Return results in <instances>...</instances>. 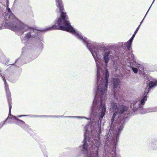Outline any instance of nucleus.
<instances>
[{
	"label": "nucleus",
	"instance_id": "1",
	"mask_svg": "<svg viewBox=\"0 0 157 157\" xmlns=\"http://www.w3.org/2000/svg\"><path fill=\"white\" fill-rule=\"evenodd\" d=\"M148 87L144 90L140 100H135L132 101L130 103V109L127 114L122 117L121 115L127 110L128 108L125 105H117L114 102L111 103L110 109L113 113L111 119V124L108 132L105 136V139L104 147L105 157H121L116 153V148L120 133L122 130L126 118L129 116L133 114L135 111L138 110L141 113H144L143 105L147 100V95L150 90L157 86V80L146 82Z\"/></svg>",
	"mask_w": 157,
	"mask_h": 157
},
{
	"label": "nucleus",
	"instance_id": "2",
	"mask_svg": "<svg viewBox=\"0 0 157 157\" xmlns=\"http://www.w3.org/2000/svg\"><path fill=\"white\" fill-rule=\"evenodd\" d=\"M64 31L73 34L80 41H82L90 50L96 62L97 67V82L105 83L106 79V74L108 73L109 83V72L107 69L108 63L110 59L117 57L119 59L122 58L120 52L117 53L114 49V46L107 48L101 44L92 42L89 39L82 36L79 31L75 29L72 26Z\"/></svg>",
	"mask_w": 157,
	"mask_h": 157
},
{
	"label": "nucleus",
	"instance_id": "3",
	"mask_svg": "<svg viewBox=\"0 0 157 157\" xmlns=\"http://www.w3.org/2000/svg\"><path fill=\"white\" fill-rule=\"evenodd\" d=\"M106 79L105 83L96 82L94 91V98L91 108V117L93 122L86 124L84 129L100 138L101 131V122L106 112V107L104 100L108 87V73L106 74Z\"/></svg>",
	"mask_w": 157,
	"mask_h": 157
},
{
	"label": "nucleus",
	"instance_id": "4",
	"mask_svg": "<svg viewBox=\"0 0 157 157\" xmlns=\"http://www.w3.org/2000/svg\"><path fill=\"white\" fill-rule=\"evenodd\" d=\"M7 13L5 15L3 24L5 23L4 27L2 25L0 29L3 28L9 29L16 31L17 34L20 36L23 34L21 38L22 42L24 44L28 41L30 39H32L33 48L37 51H41L44 48V40L41 36V31L34 29L19 21L12 13L10 8H6Z\"/></svg>",
	"mask_w": 157,
	"mask_h": 157
},
{
	"label": "nucleus",
	"instance_id": "5",
	"mask_svg": "<svg viewBox=\"0 0 157 157\" xmlns=\"http://www.w3.org/2000/svg\"><path fill=\"white\" fill-rule=\"evenodd\" d=\"M84 139L82 144L72 148L71 154L73 157H78L81 154L84 157H99L98 148L101 143L100 138L84 129Z\"/></svg>",
	"mask_w": 157,
	"mask_h": 157
},
{
	"label": "nucleus",
	"instance_id": "6",
	"mask_svg": "<svg viewBox=\"0 0 157 157\" xmlns=\"http://www.w3.org/2000/svg\"><path fill=\"white\" fill-rule=\"evenodd\" d=\"M56 5L59 9L60 16L55 20L54 25L51 27L43 29L41 30L42 31H46L53 29L60 30L64 31L67 30L68 28L72 26L69 20L67 15L66 13L63 11V5L62 0H56Z\"/></svg>",
	"mask_w": 157,
	"mask_h": 157
},
{
	"label": "nucleus",
	"instance_id": "7",
	"mask_svg": "<svg viewBox=\"0 0 157 157\" xmlns=\"http://www.w3.org/2000/svg\"><path fill=\"white\" fill-rule=\"evenodd\" d=\"M121 62L122 65L130 67L135 74L137 73L139 71L142 73L144 72L143 66L136 62L134 56L132 58L122 59Z\"/></svg>",
	"mask_w": 157,
	"mask_h": 157
},
{
	"label": "nucleus",
	"instance_id": "8",
	"mask_svg": "<svg viewBox=\"0 0 157 157\" xmlns=\"http://www.w3.org/2000/svg\"><path fill=\"white\" fill-rule=\"evenodd\" d=\"M134 39L131 37L130 39L127 42L124 43H122L121 48L123 49L126 48L127 50H124V52H120V54L122 59H127L128 58H133L134 56V55L132 53V51L130 50V48L131 47L132 43Z\"/></svg>",
	"mask_w": 157,
	"mask_h": 157
},
{
	"label": "nucleus",
	"instance_id": "9",
	"mask_svg": "<svg viewBox=\"0 0 157 157\" xmlns=\"http://www.w3.org/2000/svg\"><path fill=\"white\" fill-rule=\"evenodd\" d=\"M28 116V115H21L18 116L17 117H16L12 115L11 113L10 114L9 113L8 117H9V120H15V123L16 124L19 126L26 131L29 132L32 131V129L29 128V125L25 124V122L17 118V117H25Z\"/></svg>",
	"mask_w": 157,
	"mask_h": 157
},
{
	"label": "nucleus",
	"instance_id": "10",
	"mask_svg": "<svg viewBox=\"0 0 157 157\" xmlns=\"http://www.w3.org/2000/svg\"><path fill=\"white\" fill-rule=\"evenodd\" d=\"M120 82V79L117 78H115L113 79L112 81V84L113 85V90L114 97L115 99L117 101L121 100L122 98V96L116 91V89L118 86Z\"/></svg>",
	"mask_w": 157,
	"mask_h": 157
},
{
	"label": "nucleus",
	"instance_id": "11",
	"mask_svg": "<svg viewBox=\"0 0 157 157\" xmlns=\"http://www.w3.org/2000/svg\"><path fill=\"white\" fill-rule=\"evenodd\" d=\"M3 81L4 83L5 86V89L6 94V95L8 102V104L9 106V114L11 113V109L12 108L11 105V94L9 91L8 85L6 82L5 78H4Z\"/></svg>",
	"mask_w": 157,
	"mask_h": 157
},
{
	"label": "nucleus",
	"instance_id": "12",
	"mask_svg": "<svg viewBox=\"0 0 157 157\" xmlns=\"http://www.w3.org/2000/svg\"><path fill=\"white\" fill-rule=\"evenodd\" d=\"M147 148L150 150H157V138H155L152 140L147 144Z\"/></svg>",
	"mask_w": 157,
	"mask_h": 157
},
{
	"label": "nucleus",
	"instance_id": "13",
	"mask_svg": "<svg viewBox=\"0 0 157 157\" xmlns=\"http://www.w3.org/2000/svg\"><path fill=\"white\" fill-rule=\"evenodd\" d=\"M131 71L129 70H128L124 73V74L127 79L128 78L129 76H131Z\"/></svg>",
	"mask_w": 157,
	"mask_h": 157
},
{
	"label": "nucleus",
	"instance_id": "14",
	"mask_svg": "<svg viewBox=\"0 0 157 157\" xmlns=\"http://www.w3.org/2000/svg\"><path fill=\"white\" fill-rule=\"evenodd\" d=\"M21 58H19L15 60V62L13 64H9L7 62L5 63V65L8 66L9 65H14L16 63H19L20 62Z\"/></svg>",
	"mask_w": 157,
	"mask_h": 157
},
{
	"label": "nucleus",
	"instance_id": "15",
	"mask_svg": "<svg viewBox=\"0 0 157 157\" xmlns=\"http://www.w3.org/2000/svg\"><path fill=\"white\" fill-rule=\"evenodd\" d=\"M9 117H8L6 119V120L3 122H1L0 123V129L5 124L6 122L9 120Z\"/></svg>",
	"mask_w": 157,
	"mask_h": 157
},
{
	"label": "nucleus",
	"instance_id": "16",
	"mask_svg": "<svg viewBox=\"0 0 157 157\" xmlns=\"http://www.w3.org/2000/svg\"><path fill=\"white\" fill-rule=\"evenodd\" d=\"M140 27V25H139V26H138V27L136 28V30L134 32V33L132 35V36L131 37L133 39L134 38V37H135L136 34L137 33L138 31V30H139Z\"/></svg>",
	"mask_w": 157,
	"mask_h": 157
},
{
	"label": "nucleus",
	"instance_id": "17",
	"mask_svg": "<svg viewBox=\"0 0 157 157\" xmlns=\"http://www.w3.org/2000/svg\"><path fill=\"white\" fill-rule=\"evenodd\" d=\"M67 116H64L63 115L60 116V115H51V117L52 118H61V117H67Z\"/></svg>",
	"mask_w": 157,
	"mask_h": 157
},
{
	"label": "nucleus",
	"instance_id": "18",
	"mask_svg": "<svg viewBox=\"0 0 157 157\" xmlns=\"http://www.w3.org/2000/svg\"><path fill=\"white\" fill-rule=\"evenodd\" d=\"M157 111V107L155 108H152L149 109L148 112H156Z\"/></svg>",
	"mask_w": 157,
	"mask_h": 157
},
{
	"label": "nucleus",
	"instance_id": "19",
	"mask_svg": "<svg viewBox=\"0 0 157 157\" xmlns=\"http://www.w3.org/2000/svg\"><path fill=\"white\" fill-rule=\"evenodd\" d=\"M67 117L68 118H80V119H82L84 117H81V116H70Z\"/></svg>",
	"mask_w": 157,
	"mask_h": 157
},
{
	"label": "nucleus",
	"instance_id": "20",
	"mask_svg": "<svg viewBox=\"0 0 157 157\" xmlns=\"http://www.w3.org/2000/svg\"><path fill=\"white\" fill-rule=\"evenodd\" d=\"M40 117L45 118L51 117V115H40Z\"/></svg>",
	"mask_w": 157,
	"mask_h": 157
},
{
	"label": "nucleus",
	"instance_id": "21",
	"mask_svg": "<svg viewBox=\"0 0 157 157\" xmlns=\"http://www.w3.org/2000/svg\"><path fill=\"white\" fill-rule=\"evenodd\" d=\"M152 5V4H151V6H150V7L149 8V9H148V11H147V13H146V14H145V16L144 17V18H143V20H142V21H142V22H143V21H144V19L145 18V17L146 16V15L147 14V13H148V11H149V10L150 9V8H151V6Z\"/></svg>",
	"mask_w": 157,
	"mask_h": 157
},
{
	"label": "nucleus",
	"instance_id": "22",
	"mask_svg": "<svg viewBox=\"0 0 157 157\" xmlns=\"http://www.w3.org/2000/svg\"><path fill=\"white\" fill-rule=\"evenodd\" d=\"M40 115H32V116L35 117H40Z\"/></svg>",
	"mask_w": 157,
	"mask_h": 157
},
{
	"label": "nucleus",
	"instance_id": "23",
	"mask_svg": "<svg viewBox=\"0 0 157 157\" xmlns=\"http://www.w3.org/2000/svg\"><path fill=\"white\" fill-rule=\"evenodd\" d=\"M83 117V118L86 119L87 120H89V119L88 118H87V117Z\"/></svg>",
	"mask_w": 157,
	"mask_h": 157
},
{
	"label": "nucleus",
	"instance_id": "24",
	"mask_svg": "<svg viewBox=\"0 0 157 157\" xmlns=\"http://www.w3.org/2000/svg\"><path fill=\"white\" fill-rule=\"evenodd\" d=\"M142 23H143L142 21H141L140 23V25H140V26L141 24Z\"/></svg>",
	"mask_w": 157,
	"mask_h": 157
},
{
	"label": "nucleus",
	"instance_id": "25",
	"mask_svg": "<svg viewBox=\"0 0 157 157\" xmlns=\"http://www.w3.org/2000/svg\"><path fill=\"white\" fill-rule=\"evenodd\" d=\"M155 1V0H153L151 4L152 5L153 4V2H154V1Z\"/></svg>",
	"mask_w": 157,
	"mask_h": 157
},
{
	"label": "nucleus",
	"instance_id": "26",
	"mask_svg": "<svg viewBox=\"0 0 157 157\" xmlns=\"http://www.w3.org/2000/svg\"><path fill=\"white\" fill-rule=\"evenodd\" d=\"M24 48H22V50L23 51L24 50Z\"/></svg>",
	"mask_w": 157,
	"mask_h": 157
}]
</instances>
